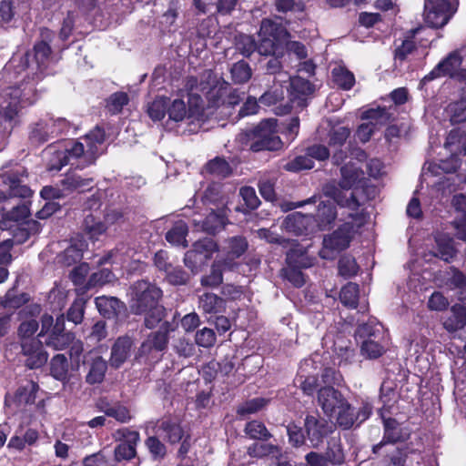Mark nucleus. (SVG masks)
Returning a JSON list of instances; mask_svg holds the SVG:
<instances>
[{
    "mask_svg": "<svg viewBox=\"0 0 466 466\" xmlns=\"http://www.w3.org/2000/svg\"><path fill=\"white\" fill-rule=\"evenodd\" d=\"M317 400L324 414L328 417L335 416L337 423L343 430H350L354 425L360 426L372 414L371 403L362 401L355 410L344 394L330 385L318 390Z\"/></svg>",
    "mask_w": 466,
    "mask_h": 466,
    "instance_id": "nucleus-1",
    "label": "nucleus"
},
{
    "mask_svg": "<svg viewBox=\"0 0 466 466\" xmlns=\"http://www.w3.org/2000/svg\"><path fill=\"white\" fill-rule=\"evenodd\" d=\"M258 41L254 35L239 33L235 35L236 51L246 58L255 52L260 56L273 55L281 47L283 42L290 37V34L282 23L266 17L260 21Z\"/></svg>",
    "mask_w": 466,
    "mask_h": 466,
    "instance_id": "nucleus-2",
    "label": "nucleus"
},
{
    "mask_svg": "<svg viewBox=\"0 0 466 466\" xmlns=\"http://www.w3.org/2000/svg\"><path fill=\"white\" fill-rule=\"evenodd\" d=\"M35 84L23 81L16 86H8L4 91V101L0 105V116L7 122H15L18 113L25 105L35 101Z\"/></svg>",
    "mask_w": 466,
    "mask_h": 466,
    "instance_id": "nucleus-3",
    "label": "nucleus"
},
{
    "mask_svg": "<svg viewBox=\"0 0 466 466\" xmlns=\"http://www.w3.org/2000/svg\"><path fill=\"white\" fill-rule=\"evenodd\" d=\"M277 127V119L268 118L260 121L256 127L247 131L249 149L253 152L280 149L283 143L278 136Z\"/></svg>",
    "mask_w": 466,
    "mask_h": 466,
    "instance_id": "nucleus-4",
    "label": "nucleus"
},
{
    "mask_svg": "<svg viewBox=\"0 0 466 466\" xmlns=\"http://www.w3.org/2000/svg\"><path fill=\"white\" fill-rule=\"evenodd\" d=\"M177 328V325L173 322H165L157 330L150 332L136 351L135 360L147 362L154 352L165 351L169 343V335Z\"/></svg>",
    "mask_w": 466,
    "mask_h": 466,
    "instance_id": "nucleus-5",
    "label": "nucleus"
},
{
    "mask_svg": "<svg viewBox=\"0 0 466 466\" xmlns=\"http://www.w3.org/2000/svg\"><path fill=\"white\" fill-rule=\"evenodd\" d=\"M132 290L130 310L134 315H142L147 309L157 306L163 297V291L159 287L144 279L136 281Z\"/></svg>",
    "mask_w": 466,
    "mask_h": 466,
    "instance_id": "nucleus-6",
    "label": "nucleus"
},
{
    "mask_svg": "<svg viewBox=\"0 0 466 466\" xmlns=\"http://www.w3.org/2000/svg\"><path fill=\"white\" fill-rule=\"evenodd\" d=\"M354 238V225L345 222L333 232L325 235L322 241V248L319 251L320 258L331 259L336 254L346 250Z\"/></svg>",
    "mask_w": 466,
    "mask_h": 466,
    "instance_id": "nucleus-7",
    "label": "nucleus"
},
{
    "mask_svg": "<svg viewBox=\"0 0 466 466\" xmlns=\"http://www.w3.org/2000/svg\"><path fill=\"white\" fill-rule=\"evenodd\" d=\"M334 430V424L319 412L307 414L304 418V431L311 448L318 449Z\"/></svg>",
    "mask_w": 466,
    "mask_h": 466,
    "instance_id": "nucleus-8",
    "label": "nucleus"
},
{
    "mask_svg": "<svg viewBox=\"0 0 466 466\" xmlns=\"http://www.w3.org/2000/svg\"><path fill=\"white\" fill-rule=\"evenodd\" d=\"M216 251H218V245L213 239L208 238L199 239L185 253L184 264L192 274H197Z\"/></svg>",
    "mask_w": 466,
    "mask_h": 466,
    "instance_id": "nucleus-9",
    "label": "nucleus"
},
{
    "mask_svg": "<svg viewBox=\"0 0 466 466\" xmlns=\"http://www.w3.org/2000/svg\"><path fill=\"white\" fill-rule=\"evenodd\" d=\"M317 205L316 212L311 215V219H313L317 227L319 230H327L329 229L335 223L337 218V208L334 203V200L331 199H321V198H317L316 196L309 198L303 201H299L295 203V208H300L307 204L314 203Z\"/></svg>",
    "mask_w": 466,
    "mask_h": 466,
    "instance_id": "nucleus-10",
    "label": "nucleus"
},
{
    "mask_svg": "<svg viewBox=\"0 0 466 466\" xmlns=\"http://www.w3.org/2000/svg\"><path fill=\"white\" fill-rule=\"evenodd\" d=\"M383 436L381 441L372 446V453L380 455L381 450L388 444H397L406 442L410 437V431L402 427L395 418H382Z\"/></svg>",
    "mask_w": 466,
    "mask_h": 466,
    "instance_id": "nucleus-11",
    "label": "nucleus"
},
{
    "mask_svg": "<svg viewBox=\"0 0 466 466\" xmlns=\"http://www.w3.org/2000/svg\"><path fill=\"white\" fill-rule=\"evenodd\" d=\"M451 3L449 0H425L424 1V20L432 28L444 26L451 17Z\"/></svg>",
    "mask_w": 466,
    "mask_h": 466,
    "instance_id": "nucleus-12",
    "label": "nucleus"
},
{
    "mask_svg": "<svg viewBox=\"0 0 466 466\" xmlns=\"http://www.w3.org/2000/svg\"><path fill=\"white\" fill-rule=\"evenodd\" d=\"M27 177V169L22 166L3 174V182L8 186L7 195L9 198H27L32 196L33 191L23 180Z\"/></svg>",
    "mask_w": 466,
    "mask_h": 466,
    "instance_id": "nucleus-13",
    "label": "nucleus"
},
{
    "mask_svg": "<svg viewBox=\"0 0 466 466\" xmlns=\"http://www.w3.org/2000/svg\"><path fill=\"white\" fill-rule=\"evenodd\" d=\"M118 434L125 440L115 447V461H131L137 456V445L140 441V434L137 431H132L128 428L118 430Z\"/></svg>",
    "mask_w": 466,
    "mask_h": 466,
    "instance_id": "nucleus-14",
    "label": "nucleus"
},
{
    "mask_svg": "<svg viewBox=\"0 0 466 466\" xmlns=\"http://www.w3.org/2000/svg\"><path fill=\"white\" fill-rule=\"evenodd\" d=\"M21 354L26 359L25 365L30 370L39 369L43 367L48 359V354L44 349L40 339L25 340L20 343Z\"/></svg>",
    "mask_w": 466,
    "mask_h": 466,
    "instance_id": "nucleus-15",
    "label": "nucleus"
},
{
    "mask_svg": "<svg viewBox=\"0 0 466 466\" xmlns=\"http://www.w3.org/2000/svg\"><path fill=\"white\" fill-rule=\"evenodd\" d=\"M158 431L162 432L164 441L170 445L178 444L187 433L182 426V420L172 415H165L158 420Z\"/></svg>",
    "mask_w": 466,
    "mask_h": 466,
    "instance_id": "nucleus-16",
    "label": "nucleus"
},
{
    "mask_svg": "<svg viewBox=\"0 0 466 466\" xmlns=\"http://www.w3.org/2000/svg\"><path fill=\"white\" fill-rule=\"evenodd\" d=\"M433 238L435 245L431 251L432 256L446 263L452 262L458 254L454 238L444 232H437Z\"/></svg>",
    "mask_w": 466,
    "mask_h": 466,
    "instance_id": "nucleus-17",
    "label": "nucleus"
},
{
    "mask_svg": "<svg viewBox=\"0 0 466 466\" xmlns=\"http://www.w3.org/2000/svg\"><path fill=\"white\" fill-rule=\"evenodd\" d=\"M314 91L313 85L307 79L295 76L291 78L289 99L297 107L303 108L307 106V99Z\"/></svg>",
    "mask_w": 466,
    "mask_h": 466,
    "instance_id": "nucleus-18",
    "label": "nucleus"
},
{
    "mask_svg": "<svg viewBox=\"0 0 466 466\" xmlns=\"http://www.w3.org/2000/svg\"><path fill=\"white\" fill-rule=\"evenodd\" d=\"M134 341L131 337L125 335L118 337L111 348L109 364L114 369H119L130 356Z\"/></svg>",
    "mask_w": 466,
    "mask_h": 466,
    "instance_id": "nucleus-19",
    "label": "nucleus"
},
{
    "mask_svg": "<svg viewBox=\"0 0 466 466\" xmlns=\"http://www.w3.org/2000/svg\"><path fill=\"white\" fill-rule=\"evenodd\" d=\"M95 304L100 315L107 319H117L127 310L126 304L116 297H96Z\"/></svg>",
    "mask_w": 466,
    "mask_h": 466,
    "instance_id": "nucleus-20",
    "label": "nucleus"
},
{
    "mask_svg": "<svg viewBox=\"0 0 466 466\" xmlns=\"http://www.w3.org/2000/svg\"><path fill=\"white\" fill-rule=\"evenodd\" d=\"M84 364L88 366L86 382L89 385L100 384L104 381L107 370V362L99 355L85 357Z\"/></svg>",
    "mask_w": 466,
    "mask_h": 466,
    "instance_id": "nucleus-21",
    "label": "nucleus"
},
{
    "mask_svg": "<svg viewBox=\"0 0 466 466\" xmlns=\"http://www.w3.org/2000/svg\"><path fill=\"white\" fill-rule=\"evenodd\" d=\"M59 183L62 188L68 192L83 193L90 191L94 187L93 177H83L74 171H68Z\"/></svg>",
    "mask_w": 466,
    "mask_h": 466,
    "instance_id": "nucleus-22",
    "label": "nucleus"
},
{
    "mask_svg": "<svg viewBox=\"0 0 466 466\" xmlns=\"http://www.w3.org/2000/svg\"><path fill=\"white\" fill-rule=\"evenodd\" d=\"M311 221V215L301 212L289 214L283 220V228L296 236L307 235L309 225Z\"/></svg>",
    "mask_w": 466,
    "mask_h": 466,
    "instance_id": "nucleus-23",
    "label": "nucleus"
},
{
    "mask_svg": "<svg viewBox=\"0 0 466 466\" xmlns=\"http://www.w3.org/2000/svg\"><path fill=\"white\" fill-rule=\"evenodd\" d=\"M62 153H65L66 157H67V162L68 164L73 165L71 161L73 159H78L80 157H84L86 160L85 165H76V168H84L86 166L92 165L95 163L96 157H95L93 154H89V150L85 151L84 145L79 141H74L71 140L67 142L64 148L60 149Z\"/></svg>",
    "mask_w": 466,
    "mask_h": 466,
    "instance_id": "nucleus-24",
    "label": "nucleus"
},
{
    "mask_svg": "<svg viewBox=\"0 0 466 466\" xmlns=\"http://www.w3.org/2000/svg\"><path fill=\"white\" fill-rule=\"evenodd\" d=\"M33 52L39 71L32 77V80L35 83L46 76L45 70L46 69L47 62L52 55V48L47 42L41 40L34 45Z\"/></svg>",
    "mask_w": 466,
    "mask_h": 466,
    "instance_id": "nucleus-25",
    "label": "nucleus"
},
{
    "mask_svg": "<svg viewBox=\"0 0 466 466\" xmlns=\"http://www.w3.org/2000/svg\"><path fill=\"white\" fill-rule=\"evenodd\" d=\"M444 147L450 154L459 157L466 156V129L463 127L451 129L446 137Z\"/></svg>",
    "mask_w": 466,
    "mask_h": 466,
    "instance_id": "nucleus-26",
    "label": "nucleus"
},
{
    "mask_svg": "<svg viewBox=\"0 0 466 466\" xmlns=\"http://www.w3.org/2000/svg\"><path fill=\"white\" fill-rule=\"evenodd\" d=\"M142 315H144L143 324L145 328L148 329H154L156 328L159 329V327L165 322H173L177 325L176 322L177 313L173 316L171 320H168L167 319V310L161 304L147 309Z\"/></svg>",
    "mask_w": 466,
    "mask_h": 466,
    "instance_id": "nucleus-27",
    "label": "nucleus"
},
{
    "mask_svg": "<svg viewBox=\"0 0 466 466\" xmlns=\"http://www.w3.org/2000/svg\"><path fill=\"white\" fill-rule=\"evenodd\" d=\"M18 280L5 292L3 297H0V306L4 309H18L27 304L31 297L26 292L17 293Z\"/></svg>",
    "mask_w": 466,
    "mask_h": 466,
    "instance_id": "nucleus-28",
    "label": "nucleus"
},
{
    "mask_svg": "<svg viewBox=\"0 0 466 466\" xmlns=\"http://www.w3.org/2000/svg\"><path fill=\"white\" fill-rule=\"evenodd\" d=\"M38 390L39 385L37 382L28 380L18 386L14 393L13 400L18 406L34 404Z\"/></svg>",
    "mask_w": 466,
    "mask_h": 466,
    "instance_id": "nucleus-29",
    "label": "nucleus"
},
{
    "mask_svg": "<svg viewBox=\"0 0 466 466\" xmlns=\"http://www.w3.org/2000/svg\"><path fill=\"white\" fill-rule=\"evenodd\" d=\"M87 248L85 239H72L70 245L63 251L61 260L66 266L76 264L83 258L84 251Z\"/></svg>",
    "mask_w": 466,
    "mask_h": 466,
    "instance_id": "nucleus-30",
    "label": "nucleus"
},
{
    "mask_svg": "<svg viewBox=\"0 0 466 466\" xmlns=\"http://www.w3.org/2000/svg\"><path fill=\"white\" fill-rule=\"evenodd\" d=\"M199 309L206 314H219L226 310V300L215 293L205 292L199 296Z\"/></svg>",
    "mask_w": 466,
    "mask_h": 466,
    "instance_id": "nucleus-31",
    "label": "nucleus"
},
{
    "mask_svg": "<svg viewBox=\"0 0 466 466\" xmlns=\"http://www.w3.org/2000/svg\"><path fill=\"white\" fill-rule=\"evenodd\" d=\"M466 326V307L455 304L451 308L450 315L444 319L443 327L450 332H454Z\"/></svg>",
    "mask_w": 466,
    "mask_h": 466,
    "instance_id": "nucleus-32",
    "label": "nucleus"
},
{
    "mask_svg": "<svg viewBox=\"0 0 466 466\" xmlns=\"http://www.w3.org/2000/svg\"><path fill=\"white\" fill-rule=\"evenodd\" d=\"M228 266L226 259L215 260L211 267L209 274L201 278L200 283L203 287L217 288L223 282V272Z\"/></svg>",
    "mask_w": 466,
    "mask_h": 466,
    "instance_id": "nucleus-33",
    "label": "nucleus"
},
{
    "mask_svg": "<svg viewBox=\"0 0 466 466\" xmlns=\"http://www.w3.org/2000/svg\"><path fill=\"white\" fill-rule=\"evenodd\" d=\"M461 165V157L450 154L448 158L441 159L439 163H431L428 169L432 175L441 176V174L455 173Z\"/></svg>",
    "mask_w": 466,
    "mask_h": 466,
    "instance_id": "nucleus-34",
    "label": "nucleus"
},
{
    "mask_svg": "<svg viewBox=\"0 0 466 466\" xmlns=\"http://www.w3.org/2000/svg\"><path fill=\"white\" fill-rule=\"evenodd\" d=\"M315 258L309 256L308 252L300 248H290L287 252V266L306 269L314 265Z\"/></svg>",
    "mask_w": 466,
    "mask_h": 466,
    "instance_id": "nucleus-35",
    "label": "nucleus"
},
{
    "mask_svg": "<svg viewBox=\"0 0 466 466\" xmlns=\"http://www.w3.org/2000/svg\"><path fill=\"white\" fill-rule=\"evenodd\" d=\"M203 169L207 174L219 178H226L232 174L231 166L223 157L208 160Z\"/></svg>",
    "mask_w": 466,
    "mask_h": 466,
    "instance_id": "nucleus-36",
    "label": "nucleus"
},
{
    "mask_svg": "<svg viewBox=\"0 0 466 466\" xmlns=\"http://www.w3.org/2000/svg\"><path fill=\"white\" fill-rule=\"evenodd\" d=\"M360 352L366 359H379L386 352L385 338L363 339L360 346Z\"/></svg>",
    "mask_w": 466,
    "mask_h": 466,
    "instance_id": "nucleus-37",
    "label": "nucleus"
},
{
    "mask_svg": "<svg viewBox=\"0 0 466 466\" xmlns=\"http://www.w3.org/2000/svg\"><path fill=\"white\" fill-rule=\"evenodd\" d=\"M188 234L187 224L184 220L176 221L172 228L166 233V240L171 245L187 247L186 239Z\"/></svg>",
    "mask_w": 466,
    "mask_h": 466,
    "instance_id": "nucleus-38",
    "label": "nucleus"
},
{
    "mask_svg": "<svg viewBox=\"0 0 466 466\" xmlns=\"http://www.w3.org/2000/svg\"><path fill=\"white\" fill-rule=\"evenodd\" d=\"M334 84L342 90H350L355 85V76L345 66L334 67L331 71Z\"/></svg>",
    "mask_w": 466,
    "mask_h": 466,
    "instance_id": "nucleus-39",
    "label": "nucleus"
},
{
    "mask_svg": "<svg viewBox=\"0 0 466 466\" xmlns=\"http://www.w3.org/2000/svg\"><path fill=\"white\" fill-rule=\"evenodd\" d=\"M82 228L90 239L95 240L106 231L107 227L100 218L89 214L84 218Z\"/></svg>",
    "mask_w": 466,
    "mask_h": 466,
    "instance_id": "nucleus-40",
    "label": "nucleus"
},
{
    "mask_svg": "<svg viewBox=\"0 0 466 466\" xmlns=\"http://www.w3.org/2000/svg\"><path fill=\"white\" fill-rule=\"evenodd\" d=\"M68 360L64 354L55 355L50 362V373L57 380H68Z\"/></svg>",
    "mask_w": 466,
    "mask_h": 466,
    "instance_id": "nucleus-41",
    "label": "nucleus"
},
{
    "mask_svg": "<svg viewBox=\"0 0 466 466\" xmlns=\"http://www.w3.org/2000/svg\"><path fill=\"white\" fill-rule=\"evenodd\" d=\"M295 385H297L302 392L307 396H313L319 386V379L316 375H306L304 370H300L297 373L295 380Z\"/></svg>",
    "mask_w": 466,
    "mask_h": 466,
    "instance_id": "nucleus-42",
    "label": "nucleus"
},
{
    "mask_svg": "<svg viewBox=\"0 0 466 466\" xmlns=\"http://www.w3.org/2000/svg\"><path fill=\"white\" fill-rule=\"evenodd\" d=\"M244 431L252 440L267 441L272 438L265 423L258 420L247 422Z\"/></svg>",
    "mask_w": 466,
    "mask_h": 466,
    "instance_id": "nucleus-43",
    "label": "nucleus"
},
{
    "mask_svg": "<svg viewBox=\"0 0 466 466\" xmlns=\"http://www.w3.org/2000/svg\"><path fill=\"white\" fill-rule=\"evenodd\" d=\"M274 6L276 11L279 13L294 12L298 14L297 18L303 20L306 18V5L304 2L295 0H275Z\"/></svg>",
    "mask_w": 466,
    "mask_h": 466,
    "instance_id": "nucleus-44",
    "label": "nucleus"
},
{
    "mask_svg": "<svg viewBox=\"0 0 466 466\" xmlns=\"http://www.w3.org/2000/svg\"><path fill=\"white\" fill-rule=\"evenodd\" d=\"M340 175L339 187L342 189L349 190L358 182L360 170L353 163H348L340 167Z\"/></svg>",
    "mask_w": 466,
    "mask_h": 466,
    "instance_id": "nucleus-45",
    "label": "nucleus"
},
{
    "mask_svg": "<svg viewBox=\"0 0 466 466\" xmlns=\"http://www.w3.org/2000/svg\"><path fill=\"white\" fill-rule=\"evenodd\" d=\"M359 285L356 283L349 282L343 286L340 290V302L350 309H356L359 305Z\"/></svg>",
    "mask_w": 466,
    "mask_h": 466,
    "instance_id": "nucleus-46",
    "label": "nucleus"
},
{
    "mask_svg": "<svg viewBox=\"0 0 466 466\" xmlns=\"http://www.w3.org/2000/svg\"><path fill=\"white\" fill-rule=\"evenodd\" d=\"M361 119L370 120L380 126H385L392 119V114L390 113L386 107L378 106L376 108H370L362 112Z\"/></svg>",
    "mask_w": 466,
    "mask_h": 466,
    "instance_id": "nucleus-47",
    "label": "nucleus"
},
{
    "mask_svg": "<svg viewBox=\"0 0 466 466\" xmlns=\"http://www.w3.org/2000/svg\"><path fill=\"white\" fill-rule=\"evenodd\" d=\"M230 75L235 84H244L251 78L252 69L248 62L239 60L232 65Z\"/></svg>",
    "mask_w": 466,
    "mask_h": 466,
    "instance_id": "nucleus-48",
    "label": "nucleus"
},
{
    "mask_svg": "<svg viewBox=\"0 0 466 466\" xmlns=\"http://www.w3.org/2000/svg\"><path fill=\"white\" fill-rule=\"evenodd\" d=\"M50 131L51 127L48 121L41 119L35 124L30 132L29 138L33 143L44 144L49 139L54 138Z\"/></svg>",
    "mask_w": 466,
    "mask_h": 466,
    "instance_id": "nucleus-49",
    "label": "nucleus"
},
{
    "mask_svg": "<svg viewBox=\"0 0 466 466\" xmlns=\"http://www.w3.org/2000/svg\"><path fill=\"white\" fill-rule=\"evenodd\" d=\"M358 333L363 339L385 338V330L383 326L380 323L375 322L371 319L360 325L358 328Z\"/></svg>",
    "mask_w": 466,
    "mask_h": 466,
    "instance_id": "nucleus-50",
    "label": "nucleus"
},
{
    "mask_svg": "<svg viewBox=\"0 0 466 466\" xmlns=\"http://www.w3.org/2000/svg\"><path fill=\"white\" fill-rule=\"evenodd\" d=\"M289 443L293 448H300L306 445L307 436L304 431V426L300 427L295 421H290L286 426Z\"/></svg>",
    "mask_w": 466,
    "mask_h": 466,
    "instance_id": "nucleus-51",
    "label": "nucleus"
},
{
    "mask_svg": "<svg viewBox=\"0 0 466 466\" xmlns=\"http://www.w3.org/2000/svg\"><path fill=\"white\" fill-rule=\"evenodd\" d=\"M282 167L286 171L298 173L313 168L314 161L308 157L305 151L304 155L296 156L294 158L287 161Z\"/></svg>",
    "mask_w": 466,
    "mask_h": 466,
    "instance_id": "nucleus-52",
    "label": "nucleus"
},
{
    "mask_svg": "<svg viewBox=\"0 0 466 466\" xmlns=\"http://www.w3.org/2000/svg\"><path fill=\"white\" fill-rule=\"evenodd\" d=\"M338 269L341 277L350 279L358 274L360 267L353 256L346 254L339 258Z\"/></svg>",
    "mask_w": 466,
    "mask_h": 466,
    "instance_id": "nucleus-53",
    "label": "nucleus"
},
{
    "mask_svg": "<svg viewBox=\"0 0 466 466\" xmlns=\"http://www.w3.org/2000/svg\"><path fill=\"white\" fill-rule=\"evenodd\" d=\"M268 403V400L262 398V397H257L253 398L251 400H248L242 404L238 405L237 408V414L240 417H244L246 415L254 414L259 410H261L263 408H265Z\"/></svg>",
    "mask_w": 466,
    "mask_h": 466,
    "instance_id": "nucleus-54",
    "label": "nucleus"
},
{
    "mask_svg": "<svg viewBox=\"0 0 466 466\" xmlns=\"http://www.w3.org/2000/svg\"><path fill=\"white\" fill-rule=\"evenodd\" d=\"M165 279L172 286H186L190 281V274L181 266H172L165 274Z\"/></svg>",
    "mask_w": 466,
    "mask_h": 466,
    "instance_id": "nucleus-55",
    "label": "nucleus"
},
{
    "mask_svg": "<svg viewBox=\"0 0 466 466\" xmlns=\"http://www.w3.org/2000/svg\"><path fill=\"white\" fill-rule=\"evenodd\" d=\"M447 111L452 125L466 122V96L451 103Z\"/></svg>",
    "mask_w": 466,
    "mask_h": 466,
    "instance_id": "nucleus-56",
    "label": "nucleus"
},
{
    "mask_svg": "<svg viewBox=\"0 0 466 466\" xmlns=\"http://www.w3.org/2000/svg\"><path fill=\"white\" fill-rule=\"evenodd\" d=\"M128 102V95L126 92L118 91L109 96L106 101V107L112 115H116L122 112L123 107Z\"/></svg>",
    "mask_w": 466,
    "mask_h": 466,
    "instance_id": "nucleus-57",
    "label": "nucleus"
},
{
    "mask_svg": "<svg viewBox=\"0 0 466 466\" xmlns=\"http://www.w3.org/2000/svg\"><path fill=\"white\" fill-rule=\"evenodd\" d=\"M115 279V274L110 268H103L92 273L86 282L87 289L102 287L110 283Z\"/></svg>",
    "mask_w": 466,
    "mask_h": 466,
    "instance_id": "nucleus-58",
    "label": "nucleus"
},
{
    "mask_svg": "<svg viewBox=\"0 0 466 466\" xmlns=\"http://www.w3.org/2000/svg\"><path fill=\"white\" fill-rule=\"evenodd\" d=\"M145 446L154 461L163 460L167 455V447L157 436H149L145 440Z\"/></svg>",
    "mask_w": 466,
    "mask_h": 466,
    "instance_id": "nucleus-59",
    "label": "nucleus"
},
{
    "mask_svg": "<svg viewBox=\"0 0 466 466\" xmlns=\"http://www.w3.org/2000/svg\"><path fill=\"white\" fill-rule=\"evenodd\" d=\"M72 332L49 333L46 344L56 350L66 349L74 340Z\"/></svg>",
    "mask_w": 466,
    "mask_h": 466,
    "instance_id": "nucleus-60",
    "label": "nucleus"
},
{
    "mask_svg": "<svg viewBox=\"0 0 466 466\" xmlns=\"http://www.w3.org/2000/svg\"><path fill=\"white\" fill-rule=\"evenodd\" d=\"M38 328V321L33 319L21 322L17 329L19 344L24 343L25 340L39 339L38 336L35 337Z\"/></svg>",
    "mask_w": 466,
    "mask_h": 466,
    "instance_id": "nucleus-61",
    "label": "nucleus"
},
{
    "mask_svg": "<svg viewBox=\"0 0 466 466\" xmlns=\"http://www.w3.org/2000/svg\"><path fill=\"white\" fill-rule=\"evenodd\" d=\"M461 62L459 53L453 51L438 63V69H442L444 76H453L456 69L461 66Z\"/></svg>",
    "mask_w": 466,
    "mask_h": 466,
    "instance_id": "nucleus-62",
    "label": "nucleus"
},
{
    "mask_svg": "<svg viewBox=\"0 0 466 466\" xmlns=\"http://www.w3.org/2000/svg\"><path fill=\"white\" fill-rule=\"evenodd\" d=\"M99 410L103 411L106 416L112 417L120 423H127L132 419L130 410L122 405L110 406L106 404V407H99Z\"/></svg>",
    "mask_w": 466,
    "mask_h": 466,
    "instance_id": "nucleus-63",
    "label": "nucleus"
},
{
    "mask_svg": "<svg viewBox=\"0 0 466 466\" xmlns=\"http://www.w3.org/2000/svg\"><path fill=\"white\" fill-rule=\"evenodd\" d=\"M169 103V98L161 97L155 99L147 108V114L149 117L153 121H160L162 120L167 111V104Z\"/></svg>",
    "mask_w": 466,
    "mask_h": 466,
    "instance_id": "nucleus-64",
    "label": "nucleus"
}]
</instances>
